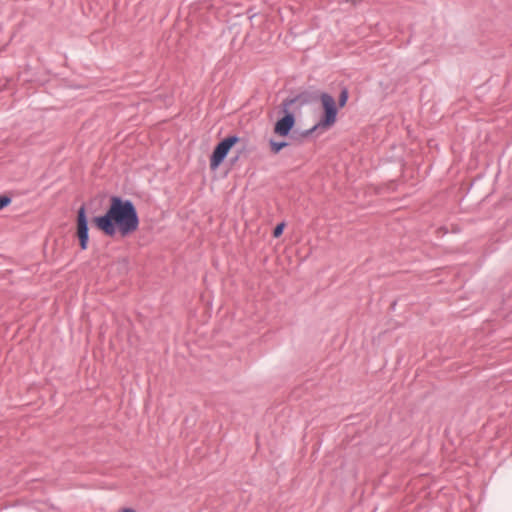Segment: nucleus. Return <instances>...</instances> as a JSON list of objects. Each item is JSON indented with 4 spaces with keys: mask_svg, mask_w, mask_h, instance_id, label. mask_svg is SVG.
<instances>
[{
    "mask_svg": "<svg viewBox=\"0 0 512 512\" xmlns=\"http://www.w3.org/2000/svg\"><path fill=\"white\" fill-rule=\"evenodd\" d=\"M93 223L108 237H127L139 228L140 219L132 200L112 196L105 214L94 217Z\"/></svg>",
    "mask_w": 512,
    "mask_h": 512,
    "instance_id": "nucleus-1",
    "label": "nucleus"
},
{
    "mask_svg": "<svg viewBox=\"0 0 512 512\" xmlns=\"http://www.w3.org/2000/svg\"><path fill=\"white\" fill-rule=\"evenodd\" d=\"M300 98V95L286 98L283 103V117H281L275 124L274 132L278 134L279 136L286 137L290 134L291 130L295 126V115L293 112H291L289 109L290 107L295 104Z\"/></svg>",
    "mask_w": 512,
    "mask_h": 512,
    "instance_id": "nucleus-2",
    "label": "nucleus"
},
{
    "mask_svg": "<svg viewBox=\"0 0 512 512\" xmlns=\"http://www.w3.org/2000/svg\"><path fill=\"white\" fill-rule=\"evenodd\" d=\"M240 141L237 135H230L220 141L210 156V168L217 169L228 156L230 150Z\"/></svg>",
    "mask_w": 512,
    "mask_h": 512,
    "instance_id": "nucleus-3",
    "label": "nucleus"
},
{
    "mask_svg": "<svg viewBox=\"0 0 512 512\" xmlns=\"http://www.w3.org/2000/svg\"><path fill=\"white\" fill-rule=\"evenodd\" d=\"M321 104L324 113L321 117V125L333 126L337 120L338 108L332 95L327 92L320 94Z\"/></svg>",
    "mask_w": 512,
    "mask_h": 512,
    "instance_id": "nucleus-4",
    "label": "nucleus"
},
{
    "mask_svg": "<svg viewBox=\"0 0 512 512\" xmlns=\"http://www.w3.org/2000/svg\"><path fill=\"white\" fill-rule=\"evenodd\" d=\"M77 237L81 250H86L89 243V222L84 205L77 212Z\"/></svg>",
    "mask_w": 512,
    "mask_h": 512,
    "instance_id": "nucleus-5",
    "label": "nucleus"
},
{
    "mask_svg": "<svg viewBox=\"0 0 512 512\" xmlns=\"http://www.w3.org/2000/svg\"><path fill=\"white\" fill-rule=\"evenodd\" d=\"M349 98V91L347 87H342L339 98H338V105L340 108L344 107L348 101Z\"/></svg>",
    "mask_w": 512,
    "mask_h": 512,
    "instance_id": "nucleus-6",
    "label": "nucleus"
},
{
    "mask_svg": "<svg viewBox=\"0 0 512 512\" xmlns=\"http://www.w3.org/2000/svg\"><path fill=\"white\" fill-rule=\"evenodd\" d=\"M288 145L286 141H270L271 151L275 154L279 153L284 147Z\"/></svg>",
    "mask_w": 512,
    "mask_h": 512,
    "instance_id": "nucleus-7",
    "label": "nucleus"
},
{
    "mask_svg": "<svg viewBox=\"0 0 512 512\" xmlns=\"http://www.w3.org/2000/svg\"><path fill=\"white\" fill-rule=\"evenodd\" d=\"M331 128V126H324V125H321V120L316 123L313 127H311L310 129L306 130L304 135L308 136V135H311L312 133L316 132L317 130L319 129H323V130H327Z\"/></svg>",
    "mask_w": 512,
    "mask_h": 512,
    "instance_id": "nucleus-8",
    "label": "nucleus"
},
{
    "mask_svg": "<svg viewBox=\"0 0 512 512\" xmlns=\"http://www.w3.org/2000/svg\"><path fill=\"white\" fill-rule=\"evenodd\" d=\"M12 198L8 195H0V211L9 206Z\"/></svg>",
    "mask_w": 512,
    "mask_h": 512,
    "instance_id": "nucleus-9",
    "label": "nucleus"
},
{
    "mask_svg": "<svg viewBox=\"0 0 512 512\" xmlns=\"http://www.w3.org/2000/svg\"><path fill=\"white\" fill-rule=\"evenodd\" d=\"M284 228H285V222L278 223L273 230V236L275 238L280 237L283 234Z\"/></svg>",
    "mask_w": 512,
    "mask_h": 512,
    "instance_id": "nucleus-10",
    "label": "nucleus"
},
{
    "mask_svg": "<svg viewBox=\"0 0 512 512\" xmlns=\"http://www.w3.org/2000/svg\"><path fill=\"white\" fill-rule=\"evenodd\" d=\"M243 150L244 149L238 150L237 155L231 160L232 163H235L239 159V157L242 154Z\"/></svg>",
    "mask_w": 512,
    "mask_h": 512,
    "instance_id": "nucleus-11",
    "label": "nucleus"
},
{
    "mask_svg": "<svg viewBox=\"0 0 512 512\" xmlns=\"http://www.w3.org/2000/svg\"><path fill=\"white\" fill-rule=\"evenodd\" d=\"M122 512H136V511L134 509H132V508H124L122 510Z\"/></svg>",
    "mask_w": 512,
    "mask_h": 512,
    "instance_id": "nucleus-12",
    "label": "nucleus"
}]
</instances>
